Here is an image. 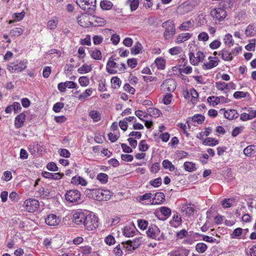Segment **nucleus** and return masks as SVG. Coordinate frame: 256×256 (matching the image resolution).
Segmentation results:
<instances>
[{"instance_id": "49530a36", "label": "nucleus", "mask_w": 256, "mask_h": 256, "mask_svg": "<svg viewBox=\"0 0 256 256\" xmlns=\"http://www.w3.org/2000/svg\"><path fill=\"white\" fill-rule=\"evenodd\" d=\"M90 56L95 60H100L102 58L101 52L97 49H95L91 52Z\"/></svg>"}, {"instance_id": "7c9ffc66", "label": "nucleus", "mask_w": 256, "mask_h": 256, "mask_svg": "<svg viewBox=\"0 0 256 256\" xmlns=\"http://www.w3.org/2000/svg\"><path fill=\"white\" fill-rule=\"evenodd\" d=\"M182 223V218L180 214L176 212L172 216V221L170 222V224L173 226H179Z\"/></svg>"}, {"instance_id": "052dcab7", "label": "nucleus", "mask_w": 256, "mask_h": 256, "mask_svg": "<svg viewBox=\"0 0 256 256\" xmlns=\"http://www.w3.org/2000/svg\"><path fill=\"white\" fill-rule=\"evenodd\" d=\"M242 229L240 228H236L230 234V238H238L242 234Z\"/></svg>"}, {"instance_id": "bf43d9fd", "label": "nucleus", "mask_w": 256, "mask_h": 256, "mask_svg": "<svg viewBox=\"0 0 256 256\" xmlns=\"http://www.w3.org/2000/svg\"><path fill=\"white\" fill-rule=\"evenodd\" d=\"M234 202V200L233 198H226L222 201V205L224 208H228L232 206Z\"/></svg>"}, {"instance_id": "79ce46f5", "label": "nucleus", "mask_w": 256, "mask_h": 256, "mask_svg": "<svg viewBox=\"0 0 256 256\" xmlns=\"http://www.w3.org/2000/svg\"><path fill=\"white\" fill-rule=\"evenodd\" d=\"M184 167L186 170L190 172H194L196 170L195 164L192 162H185L184 164Z\"/></svg>"}, {"instance_id": "c9c22d12", "label": "nucleus", "mask_w": 256, "mask_h": 256, "mask_svg": "<svg viewBox=\"0 0 256 256\" xmlns=\"http://www.w3.org/2000/svg\"><path fill=\"white\" fill-rule=\"evenodd\" d=\"M219 56H221L222 60H232V56L230 52L226 50H221L219 52Z\"/></svg>"}, {"instance_id": "c756f323", "label": "nucleus", "mask_w": 256, "mask_h": 256, "mask_svg": "<svg viewBox=\"0 0 256 256\" xmlns=\"http://www.w3.org/2000/svg\"><path fill=\"white\" fill-rule=\"evenodd\" d=\"M113 6V4L110 0H103L100 2V7L103 10H109Z\"/></svg>"}, {"instance_id": "b1692460", "label": "nucleus", "mask_w": 256, "mask_h": 256, "mask_svg": "<svg viewBox=\"0 0 256 256\" xmlns=\"http://www.w3.org/2000/svg\"><path fill=\"white\" fill-rule=\"evenodd\" d=\"M28 150L30 152L32 155L36 154V153H38L40 151H42L40 150V146L39 145L38 142H34L32 144H30L28 147Z\"/></svg>"}, {"instance_id": "2f4dec72", "label": "nucleus", "mask_w": 256, "mask_h": 256, "mask_svg": "<svg viewBox=\"0 0 256 256\" xmlns=\"http://www.w3.org/2000/svg\"><path fill=\"white\" fill-rule=\"evenodd\" d=\"M193 22L188 20L182 22L178 27V29L182 31H187L193 26Z\"/></svg>"}, {"instance_id": "bb28decb", "label": "nucleus", "mask_w": 256, "mask_h": 256, "mask_svg": "<svg viewBox=\"0 0 256 256\" xmlns=\"http://www.w3.org/2000/svg\"><path fill=\"white\" fill-rule=\"evenodd\" d=\"M212 57L210 56L208 58L209 62L204 64L202 68L204 70L211 69L218 64V62L216 60H212Z\"/></svg>"}, {"instance_id": "473e14b6", "label": "nucleus", "mask_w": 256, "mask_h": 256, "mask_svg": "<svg viewBox=\"0 0 256 256\" xmlns=\"http://www.w3.org/2000/svg\"><path fill=\"white\" fill-rule=\"evenodd\" d=\"M106 23V20L102 18L95 17L94 21L92 22V25L94 26H102Z\"/></svg>"}, {"instance_id": "7ed1b4c3", "label": "nucleus", "mask_w": 256, "mask_h": 256, "mask_svg": "<svg viewBox=\"0 0 256 256\" xmlns=\"http://www.w3.org/2000/svg\"><path fill=\"white\" fill-rule=\"evenodd\" d=\"M27 65L26 60H17L10 63L7 68L10 73H18L24 70L27 68Z\"/></svg>"}, {"instance_id": "774afa93", "label": "nucleus", "mask_w": 256, "mask_h": 256, "mask_svg": "<svg viewBox=\"0 0 256 256\" xmlns=\"http://www.w3.org/2000/svg\"><path fill=\"white\" fill-rule=\"evenodd\" d=\"M105 242L109 246L113 245L115 244L116 240L114 237L112 235H108V236L105 240H104Z\"/></svg>"}, {"instance_id": "6e6d98bb", "label": "nucleus", "mask_w": 256, "mask_h": 256, "mask_svg": "<svg viewBox=\"0 0 256 256\" xmlns=\"http://www.w3.org/2000/svg\"><path fill=\"white\" fill-rule=\"evenodd\" d=\"M112 87L114 88H118L121 84V80L118 77H114L111 79Z\"/></svg>"}, {"instance_id": "680f3d73", "label": "nucleus", "mask_w": 256, "mask_h": 256, "mask_svg": "<svg viewBox=\"0 0 256 256\" xmlns=\"http://www.w3.org/2000/svg\"><path fill=\"white\" fill-rule=\"evenodd\" d=\"M138 224L140 229L144 230L148 226V221L144 220H138Z\"/></svg>"}, {"instance_id": "de8ad7c7", "label": "nucleus", "mask_w": 256, "mask_h": 256, "mask_svg": "<svg viewBox=\"0 0 256 256\" xmlns=\"http://www.w3.org/2000/svg\"><path fill=\"white\" fill-rule=\"evenodd\" d=\"M154 62L158 68L160 70L164 69L166 62L164 58H156Z\"/></svg>"}, {"instance_id": "4d7b16f0", "label": "nucleus", "mask_w": 256, "mask_h": 256, "mask_svg": "<svg viewBox=\"0 0 256 256\" xmlns=\"http://www.w3.org/2000/svg\"><path fill=\"white\" fill-rule=\"evenodd\" d=\"M216 86L217 89L220 91H224L228 89L227 83L222 82H218L216 83Z\"/></svg>"}, {"instance_id": "39448f33", "label": "nucleus", "mask_w": 256, "mask_h": 256, "mask_svg": "<svg viewBox=\"0 0 256 256\" xmlns=\"http://www.w3.org/2000/svg\"><path fill=\"white\" fill-rule=\"evenodd\" d=\"M93 198L99 201L108 200L112 196V192L107 190L95 188L92 190Z\"/></svg>"}, {"instance_id": "3c124183", "label": "nucleus", "mask_w": 256, "mask_h": 256, "mask_svg": "<svg viewBox=\"0 0 256 256\" xmlns=\"http://www.w3.org/2000/svg\"><path fill=\"white\" fill-rule=\"evenodd\" d=\"M24 30L20 28H14L10 32L11 36H18L22 34Z\"/></svg>"}, {"instance_id": "a878e982", "label": "nucleus", "mask_w": 256, "mask_h": 256, "mask_svg": "<svg viewBox=\"0 0 256 256\" xmlns=\"http://www.w3.org/2000/svg\"><path fill=\"white\" fill-rule=\"evenodd\" d=\"M192 36V34L189 32L182 33L178 35L176 37V42L181 43L189 40Z\"/></svg>"}, {"instance_id": "13d9d810", "label": "nucleus", "mask_w": 256, "mask_h": 256, "mask_svg": "<svg viewBox=\"0 0 256 256\" xmlns=\"http://www.w3.org/2000/svg\"><path fill=\"white\" fill-rule=\"evenodd\" d=\"M249 94L248 92H244L241 91H237L234 94V97L236 99H240L241 98H244L246 97V96H248Z\"/></svg>"}, {"instance_id": "9d476101", "label": "nucleus", "mask_w": 256, "mask_h": 256, "mask_svg": "<svg viewBox=\"0 0 256 256\" xmlns=\"http://www.w3.org/2000/svg\"><path fill=\"white\" fill-rule=\"evenodd\" d=\"M210 15L216 20L222 21L226 16V12L224 9L220 8L212 10Z\"/></svg>"}, {"instance_id": "338daca9", "label": "nucleus", "mask_w": 256, "mask_h": 256, "mask_svg": "<svg viewBox=\"0 0 256 256\" xmlns=\"http://www.w3.org/2000/svg\"><path fill=\"white\" fill-rule=\"evenodd\" d=\"M244 129V126L236 127L232 132V135L233 137H236L240 134L242 133Z\"/></svg>"}, {"instance_id": "e2e57ef3", "label": "nucleus", "mask_w": 256, "mask_h": 256, "mask_svg": "<svg viewBox=\"0 0 256 256\" xmlns=\"http://www.w3.org/2000/svg\"><path fill=\"white\" fill-rule=\"evenodd\" d=\"M192 122H196L198 124H202L204 120V118L201 114L194 115L192 118Z\"/></svg>"}, {"instance_id": "f3484780", "label": "nucleus", "mask_w": 256, "mask_h": 256, "mask_svg": "<svg viewBox=\"0 0 256 256\" xmlns=\"http://www.w3.org/2000/svg\"><path fill=\"white\" fill-rule=\"evenodd\" d=\"M123 234L128 238L132 237L136 233V228L131 224L124 226L122 230Z\"/></svg>"}, {"instance_id": "1a4fd4ad", "label": "nucleus", "mask_w": 256, "mask_h": 256, "mask_svg": "<svg viewBox=\"0 0 256 256\" xmlns=\"http://www.w3.org/2000/svg\"><path fill=\"white\" fill-rule=\"evenodd\" d=\"M88 211L78 210L73 214L72 221L77 225H83Z\"/></svg>"}, {"instance_id": "0e129e2a", "label": "nucleus", "mask_w": 256, "mask_h": 256, "mask_svg": "<svg viewBox=\"0 0 256 256\" xmlns=\"http://www.w3.org/2000/svg\"><path fill=\"white\" fill-rule=\"evenodd\" d=\"M78 82L82 86H88L90 82L88 78L85 76H80L78 79Z\"/></svg>"}, {"instance_id": "ea45409f", "label": "nucleus", "mask_w": 256, "mask_h": 256, "mask_svg": "<svg viewBox=\"0 0 256 256\" xmlns=\"http://www.w3.org/2000/svg\"><path fill=\"white\" fill-rule=\"evenodd\" d=\"M204 145L209 146H214L218 144V140L212 138H208L202 142Z\"/></svg>"}, {"instance_id": "4be33fe9", "label": "nucleus", "mask_w": 256, "mask_h": 256, "mask_svg": "<svg viewBox=\"0 0 256 256\" xmlns=\"http://www.w3.org/2000/svg\"><path fill=\"white\" fill-rule=\"evenodd\" d=\"M165 196L163 192H156L152 199V204H161L164 200Z\"/></svg>"}, {"instance_id": "5701e85b", "label": "nucleus", "mask_w": 256, "mask_h": 256, "mask_svg": "<svg viewBox=\"0 0 256 256\" xmlns=\"http://www.w3.org/2000/svg\"><path fill=\"white\" fill-rule=\"evenodd\" d=\"M182 212L186 216H190L194 212V209L190 204H184L181 208Z\"/></svg>"}, {"instance_id": "9b49d317", "label": "nucleus", "mask_w": 256, "mask_h": 256, "mask_svg": "<svg viewBox=\"0 0 256 256\" xmlns=\"http://www.w3.org/2000/svg\"><path fill=\"white\" fill-rule=\"evenodd\" d=\"M161 89L164 92H174L176 88V81L172 78L165 80L161 85Z\"/></svg>"}, {"instance_id": "ddd939ff", "label": "nucleus", "mask_w": 256, "mask_h": 256, "mask_svg": "<svg viewBox=\"0 0 256 256\" xmlns=\"http://www.w3.org/2000/svg\"><path fill=\"white\" fill-rule=\"evenodd\" d=\"M189 58L190 63L193 65H198L200 62H202L204 58V53L200 51H198L196 54V59H193L194 57V53L190 52L188 54Z\"/></svg>"}, {"instance_id": "09e8293b", "label": "nucleus", "mask_w": 256, "mask_h": 256, "mask_svg": "<svg viewBox=\"0 0 256 256\" xmlns=\"http://www.w3.org/2000/svg\"><path fill=\"white\" fill-rule=\"evenodd\" d=\"M126 2L130 4L132 12L136 10L139 6V0H128Z\"/></svg>"}, {"instance_id": "4c0bfd02", "label": "nucleus", "mask_w": 256, "mask_h": 256, "mask_svg": "<svg viewBox=\"0 0 256 256\" xmlns=\"http://www.w3.org/2000/svg\"><path fill=\"white\" fill-rule=\"evenodd\" d=\"M92 70V68L90 66L84 64L82 65L80 68L78 70V72L80 74H83L88 73L91 72Z\"/></svg>"}, {"instance_id": "58836bf2", "label": "nucleus", "mask_w": 256, "mask_h": 256, "mask_svg": "<svg viewBox=\"0 0 256 256\" xmlns=\"http://www.w3.org/2000/svg\"><path fill=\"white\" fill-rule=\"evenodd\" d=\"M96 179L102 184H106L108 182V176L104 173H99L96 176Z\"/></svg>"}, {"instance_id": "5fc2aeb1", "label": "nucleus", "mask_w": 256, "mask_h": 256, "mask_svg": "<svg viewBox=\"0 0 256 256\" xmlns=\"http://www.w3.org/2000/svg\"><path fill=\"white\" fill-rule=\"evenodd\" d=\"M38 192L40 196L43 198H46L49 196L50 190L47 188H41L39 189Z\"/></svg>"}, {"instance_id": "f257e3e1", "label": "nucleus", "mask_w": 256, "mask_h": 256, "mask_svg": "<svg viewBox=\"0 0 256 256\" xmlns=\"http://www.w3.org/2000/svg\"><path fill=\"white\" fill-rule=\"evenodd\" d=\"M83 225L87 230H93L98 226V218L94 214L88 212Z\"/></svg>"}, {"instance_id": "8fccbe9b", "label": "nucleus", "mask_w": 256, "mask_h": 256, "mask_svg": "<svg viewBox=\"0 0 256 256\" xmlns=\"http://www.w3.org/2000/svg\"><path fill=\"white\" fill-rule=\"evenodd\" d=\"M212 128H206L204 131L198 132L197 134L196 137L200 140H203L204 136H208L212 132Z\"/></svg>"}, {"instance_id": "cd10ccee", "label": "nucleus", "mask_w": 256, "mask_h": 256, "mask_svg": "<svg viewBox=\"0 0 256 256\" xmlns=\"http://www.w3.org/2000/svg\"><path fill=\"white\" fill-rule=\"evenodd\" d=\"M243 152L246 156H250L256 152V146H248L244 148Z\"/></svg>"}, {"instance_id": "c85d7f7f", "label": "nucleus", "mask_w": 256, "mask_h": 256, "mask_svg": "<svg viewBox=\"0 0 256 256\" xmlns=\"http://www.w3.org/2000/svg\"><path fill=\"white\" fill-rule=\"evenodd\" d=\"M88 116L94 122H98L101 119L100 113L95 110L90 111L88 113Z\"/></svg>"}, {"instance_id": "423d86ee", "label": "nucleus", "mask_w": 256, "mask_h": 256, "mask_svg": "<svg viewBox=\"0 0 256 256\" xmlns=\"http://www.w3.org/2000/svg\"><path fill=\"white\" fill-rule=\"evenodd\" d=\"M146 234L148 237L156 240H161L164 239L163 232H161L158 227L155 225L148 228Z\"/></svg>"}, {"instance_id": "e433bc0d", "label": "nucleus", "mask_w": 256, "mask_h": 256, "mask_svg": "<svg viewBox=\"0 0 256 256\" xmlns=\"http://www.w3.org/2000/svg\"><path fill=\"white\" fill-rule=\"evenodd\" d=\"M92 92V88L86 89L84 92L79 94L77 98L80 100H84L91 96Z\"/></svg>"}, {"instance_id": "864d4df0", "label": "nucleus", "mask_w": 256, "mask_h": 256, "mask_svg": "<svg viewBox=\"0 0 256 256\" xmlns=\"http://www.w3.org/2000/svg\"><path fill=\"white\" fill-rule=\"evenodd\" d=\"M79 251L82 254V256H88L91 252L92 248L88 246H82L80 248Z\"/></svg>"}, {"instance_id": "20e7f679", "label": "nucleus", "mask_w": 256, "mask_h": 256, "mask_svg": "<svg viewBox=\"0 0 256 256\" xmlns=\"http://www.w3.org/2000/svg\"><path fill=\"white\" fill-rule=\"evenodd\" d=\"M75 2L83 10H87V12L90 13L95 12L96 0H76Z\"/></svg>"}, {"instance_id": "393cba45", "label": "nucleus", "mask_w": 256, "mask_h": 256, "mask_svg": "<svg viewBox=\"0 0 256 256\" xmlns=\"http://www.w3.org/2000/svg\"><path fill=\"white\" fill-rule=\"evenodd\" d=\"M246 36H252L256 34V24H249L245 30Z\"/></svg>"}, {"instance_id": "f704fd0d", "label": "nucleus", "mask_w": 256, "mask_h": 256, "mask_svg": "<svg viewBox=\"0 0 256 256\" xmlns=\"http://www.w3.org/2000/svg\"><path fill=\"white\" fill-rule=\"evenodd\" d=\"M220 98H224V96H221L219 97H216L214 96H209L208 98L207 101L210 104L212 105L213 106H215L218 104L220 102Z\"/></svg>"}, {"instance_id": "f03ea898", "label": "nucleus", "mask_w": 256, "mask_h": 256, "mask_svg": "<svg viewBox=\"0 0 256 256\" xmlns=\"http://www.w3.org/2000/svg\"><path fill=\"white\" fill-rule=\"evenodd\" d=\"M162 26L165 30L163 34L164 38L166 40L172 38L176 34V28L174 21L171 20H166L162 24Z\"/></svg>"}, {"instance_id": "4468645a", "label": "nucleus", "mask_w": 256, "mask_h": 256, "mask_svg": "<svg viewBox=\"0 0 256 256\" xmlns=\"http://www.w3.org/2000/svg\"><path fill=\"white\" fill-rule=\"evenodd\" d=\"M89 16L86 14H82L77 18L78 24L82 27L86 28L91 25V22L88 21Z\"/></svg>"}, {"instance_id": "c03bdc74", "label": "nucleus", "mask_w": 256, "mask_h": 256, "mask_svg": "<svg viewBox=\"0 0 256 256\" xmlns=\"http://www.w3.org/2000/svg\"><path fill=\"white\" fill-rule=\"evenodd\" d=\"M142 48V44L140 42H137L134 46L131 48V53L132 54H137L140 53Z\"/></svg>"}, {"instance_id": "0eeeda50", "label": "nucleus", "mask_w": 256, "mask_h": 256, "mask_svg": "<svg viewBox=\"0 0 256 256\" xmlns=\"http://www.w3.org/2000/svg\"><path fill=\"white\" fill-rule=\"evenodd\" d=\"M65 198L70 203H76L80 200L81 194L76 190H70L66 192Z\"/></svg>"}, {"instance_id": "dca6fc26", "label": "nucleus", "mask_w": 256, "mask_h": 256, "mask_svg": "<svg viewBox=\"0 0 256 256\" xmlns=\"http://www.w3.org/2000/svg\"><path fill=\"white\" fill-rule=\"evenodd\" d=\"M118 68L117 64L114 62L112 58H110L106 64V70L108 73L114 74L117 72L116 68Z\"/></svg>"}, {"instance_id": "6ab92c4d", "label": "nucleus", "mask_w": 256, "mask_h": 256, "mask_svg": "<svg viewBox=\"0 0 256 256\" xmlns=\"http://www.w3.org/2000/svg\"><path fill=\"white\" fill-rule=\"evenodd\" d=\"M43 177L46 178H52L54 180H58L62 178L64 174L62 173H51L47 172H43L42 173Z\"/></svg>"}, {"instance_id": "aec40b11", "label": "nucleus", "mask_w": 256, "mask_h": 256, "mask_svg": "<svg viewBox=\"0 0 256 256\" xmlns=\"http://www.w3.org/2000/svg\"><path fill=\"white\" fill-rule=\"evenodd\" d=\"M26 120V115L21 113L16 116L14 120V126L16 128H20L24 126Z\"/></svg>"}, {"instance_id": "6e6552de", "label": "nucleus", "mask_w": 256, "mask_h": 256, "mask_svg": "<svg viewBox=\"0 0 256 256\" xmlns=\"http://www.w3.org/2000/svg\"><path fill=\"white\" fill-rule=\"evenodd\" d=\"M40 204L38 201L34 198H28L26 200L24 204V206L29 212H33L38 210L39 208Z\"/></svg>"}, {"instance_id": "2eb2a0df", "label": "nucleus", "mask_w": 256, "mask_h": 256, "mask_svg": "<svg viewBox=\"0 0 256 256\" xmlns=\"http://www.w3.org/2000/svg\"><path fill=\"white\" fill-rule=\"evenodd\" d=\"M190 250L184 248H178L168 254V256H188Z\"/></svg>"}, {"instance_id": "412c9836", "label": "nucleus", "mask_w": 256, "mask_h": 256, "mask_svg": "<svg viewBox=\"0 0 256 256\" xmlns=\"http://www.w3.org/2000/svg\"><path fill=\"white\" fill-rule=\"evenodd\" d=\"M71 183L74 185H80L82 186H86L88 184V182L85 179L78 176L72 178Z\"/></svg>"}, {"instance_id": "37998d69", "label": "nucleus", "mask_w": 256, "mask_h": 256, "mask_svg": "<svg viewBox=\"0 0 256 256\" xmlns=\"http://www.w3.org/2000/svg\"><path fill=\"white\" fill-rule=\"evenodd\" d=\"M208 248L206 244L203 242H200L196 244V250L200 254L204 252Z\"/></svg>"}, {"instance_id": "603ef678", "label": "nucleus", "mask_w": 256, "mask_h": 256, "mask_svg": "<svg viewBox=\"0 0 256 256\" xmlns=\"http://www.w3.org/2000/svg\"><path fill=\"white\" fill-rule=\"evenodd\" d=\"M58 24V20L56 18H54L48 22V28L50 30L54 29Z\"/></svg>"}, {"instance_id": "a211bd4d", "label": "nucleus", "mask_w": 256, "mask_h": 256, "mask_svg": "<svg viewBox=\"0 0 256 256\" xmlns=\"http://www.w3.org/2000/svg\"><path fill=\"white\" fill-rule=\"evenodd\" d=\"M220 110L224 111V118L229 120L236 118L238 116V114L236 110L229 109L225 110L224 109H221Z\"/></svg>"}, {"instance_id": "72a5a7b5", "label": "nucleus", "mask_w": 256, "mask_h": 256, "mask_svg": "<svg viewBox=\"0 0 256 256\" xmlns=\"http://www.w3.org/2000/svg\"><path fill=\"white\" fill-rule=\"evenodd\" d=\"M127 245L126 248L130 250H134L136 248L139 246L138 240V241L135 240L133 242L131 240H128L126 242Z\"/></svg>"}, {"instance_id": "69168bd1", "label": "nucleus", "mask_w": 256, "mask_h": 256, "mask_svg": "<svg viewBox=\"0 0 256 256\" xmlns=\"http://www.w3.org/2000/svg\"><path fill=\"white\" fill-rule=\"evenodd\" d=\"M160 212L163 216L166 218L169 217L171 214L170 209L167 207H162L160 208Z\"/></svg>"}, {"instance_id": "a19ab883", "label": "nucleus", "mask_w": 256, "mask_h": 256, "mask_svg": "<svg viewBox=\"0 0 256 256\" xmlns=\"http://www.w3.org/2000/svg\"><path fill=\"white\" fill-rule=\"evenodd\" d=\"M149 114L153 117L158 118L161 114L160 111L156 108H150L148 110Z\"/></svg>"}, {"instance_id": "a18cd8bd", "label": "nucleus", "mask_w": 256, "mask_h": 256, "mask_svg": "<svg viewBox=\"0 0 256 256\" xmlns=\"http://www.w3.org/2000/svg\"><path fill=\"white\" fill-rule=\"evenodd\" d=\"M162 166L165 169H168L170 171L172 172L175 170V166L171 162L168 160H165L162 162Z\"/></svg>"}, {"instance_id": "f8f14e48", "label": "nucleus", "mask_w": 256, "mask_h": 256, "mask_svg": "<svg viewBox=\"0 0 256 256\" xmlns=\"http://www.w3.org/2000/svg\"><path fill=\"white\" fill-rule=\"evenodd\" d=\"M61 220L60 217L52 214H48L45 218L46 224L50 226H58Z\"/></svg>"}]
</instances>
